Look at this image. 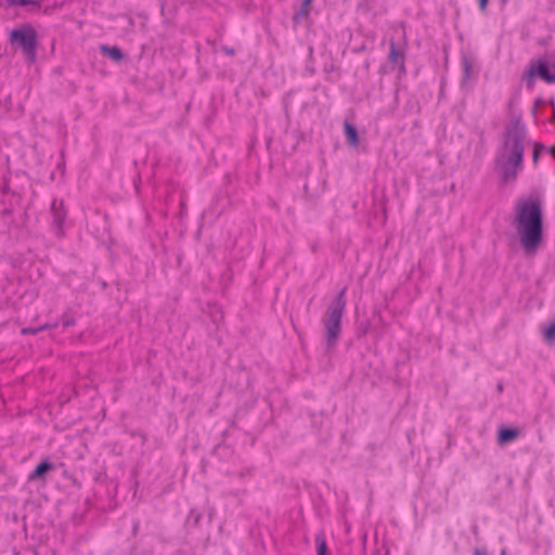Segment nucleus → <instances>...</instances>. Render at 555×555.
<instances>
[{
    "mask_svg": "<svg viewBox=\"0 0 555 555\" xmlns=\"http://www.w3.org/2000/svg\"><path fill=\"white\" fill-rule=\"evenodd\" d=\"M397 69H398V78H402L403 76H405L406 74V68H405V61H402L400 62L398 65H396Z\"/></svg>",
    "mask_w": 555,
    "mask_h": 555,
    "instance_id": "obj_23",
    "label": "nucleus"
},
{
    "mask_svg": "<svg viewBox=\"0 0 555 555\" xmlns=\"http://www.w3.org/2000/svg\"><path fill=\"white\" fill-rule=\"evenodd\" d=\"M540 78L546 83L555 82V62H550L545 57L532 59L529 62L527 70L521 75V81L525 82L528 90L533 89L535 79Z\"/></svg>",
    "mask_w": 555,
    "mask_h": 555,
    "instance_id": "obj_5",
    "label": "nucleus"
},
{
    "mask_svg": "<svg viewBox=\"0 0 555 555\" xmlns=\"http://www.w3.org/2000/svg\"><path fill=\"white\" fill-rule=\"evenodd\" d=\"M526 126L522 124L521 116L514 117L505 127L503 133V149L509 151V155L499 154L494 160L495 170L501 176V182L506 184L515 181L518 171L524 165V139L526 137Z\"/></svg>",
    "mask_w": 555,
    "mask_h": 555,
    "instance_id": "obj_2",
    "label": "nucleus"
},
{
    "mask_svg": "<svg viewBox=\"0 0 555 555\" xmlns=\"http://www.w3.org/2000/svg\"><path fill=\"white\" fill-rule=\"evenodd\" d=\"M364 67H365L366 69H369V67H370V63H369V62H365Z\"/></svg>",
    "mask_w": 555,
    "mask_h": 555,
    "instance_id": "obj_32",
    "label": "nucleus"
},
{
    "mask_svg": "<svg viewBox=\"0 0 555 555\" xmlns=\"http://www.w3.org/2000/svg\"><path fill=\"white\" fill-rule=\"evenodd\" d=\"M547 152L550 153V155H552V156L555 158V144H554V145H552V146L547 150Z\"/></svg>",
    "mask_w": 555,
    "mask_h": 555,
    "instance_id": "obj_30",
    "label": "nucleus"
},
{
    "mask_svg": "<svg viewBox=\"0 0 555 555\" xmlns=\"http://www.w3.org/2000/svg\"><path fill=\"white\" fill-rule=\"evenodd\" d=\"M1 193L2 194L11 193L13 196H16L17 198H21V195L17 192L11 190V188H10V180L7 177L3 178V183H2V186H1Z\"/></svg>",
    "mask_w": 555,
    "mask_h": 555,
    "instance_id": "obj_20",
    "label": "nucleus"
},
{
    "mask_svg": "<svg viewBox=\"0 0 555 555\" xmlns=\"http://www.w3.org/2000/svg\"><path fill=\"white\" fill-rule=\"evenodd\" d=\"M346 292L347 286L336 294L324 314V343L327 351L336 347L341 334V319L347 304Z\"/></svg>",
    "mask_w": 555,
    "mask_h": 555,
    "instance_id": "obj_3",
    "label": "nucleus"
},
{
    "mask_svg": "<svg viewBox=\"0 0 555 555\" xmlns=\"http://www.w3.org/2000/svg\"><path fill=\"white\" fill-rule=\"evenodd\" d=\"M202 518H203L202 513L197 512L196 509H191L185 519V526L188 528H196V527H198Z\"/></svg>",
    "mask_w": 555,
    "mask_h": 555,
    "instance_id": "obj_14",
    "label": "nucleus"
},
{
    "mask_svg": "<svg viewBox=\"0 0 555 555\" xmlns=\"http://www.w3.org/2000/svg\"><path fill=\"white\" fill-rule=\"evenodd\" d=\"M462 85H465L468 81L473 69V63L466 55L462 56Z\"/></svg>",
    "mask_w": 555,
    "mask_h": 555,
    "instance_id": "obj_15",
    "label": "nucleus"
},
{
    "mask_svg": "<svg viewBox=\"0 0 555 555\" xmlns=\"http://www.w3.org/2000/svg\"><path fill=\"white\" fill-rule=\"evenodd\" d=\"M478 7L481 12H485L488 8L489 0H477Z\"/></svg>",
    "mask_w": 555,
    "mask_h": 555,
    "instance_id": "obj_27",
    "label": "nucleus"
},
{
    "mask_svg": "<svg viewBox=\"0 0 555 555\" xmlns=\"http://www.w3.org/2000/svg\"><path fill=\"white\" fill-rule=\"evenodd\" d=\"M374 555H379L378 553H375Z\"/></svg>",
    "mask_w": 555,
    "mask_h": 555,
    "instance_id": "obj_34",
    "label": "nucleus"
},
{
    "mask_svg": "<svg viewBox=\"0 0 555 555\" xmlns=\"http://www.w3.org/2000/svg\"><path fill=\"white\" fill-rule=\"evenodd\" d=\"M221 50H222L227 55H230V56H234V55H235V53H236V51H235V49H234V48H232V47H228V46H223V47L221 48Z\"/></svg>",
    "mask_w": 555,
    "mask_h": 555,
    "instance_id": "obj_26",
    "label": "nucleus"
},
{
    "mask_svg": "<svg viewBox=\"0 0 555 555\" xmlns=\"http://www.w3.org/2000/svg\"><path fill=\"white\" fill-rule=\"evenodd\" d=\"M543 338L547 344L555 341V320L551 321L543 330Z\"/></svg>",
    "mask_w": 555,
    "mask_h": 555,
    "instance_id": "obj_16",
    "label": "nucleus"
},
{
    "mask_svg": "<svg viewBox=\"0 0 555 555\" xmlns=\"http://www.w3.org/2000/svg\"><path fill=\"white\" fill-rule=\"evenodd\" d=\"M521 435L518 427L502 425L496 433V441L499 446H506L517 440Z\"/></svg>",
    "mask_w": 555,
    "mask_h": 555,
    "instance_id": "obj_8",
    "label": "nucleus"
},
{
    "mask_svg": "<svg viewBox=\"0 0 555 555\" xmlns=\"http://www.w3.org/2000/svg\"><path fill=\"white\" fill-rule=\"evenodd\" d=\"M48 327H50L49 324H44V325H41L39 327H23L21 330V333L23 335H28V334L35 335V334H37V333H39V332H41V331H43V330H46Z\"/></svg>",
    "mask_w": 555,
    "mask_h": 555,
    "instance_id": "obj_21",
    "label": "nucleus"
},
{
    "mask_svg": "<svg viewBox=\"0 0 555 555\" xmlns=\"http://www.w3.org/2000/svg\"><path fill=\"white\" fill-rule=\"evenodd\" d=\"M8 5L14 7V5H34L37 8L41 7L42 0H7Z\"/></svg>",
    "mask_w": 555,
    "mask_h": 555,
    "instance_id": "obj_17",
    "label": "nucleus"
},
{
    "mask_svg": "<svg viewBox=\"0 0 555 555\" xmlns=\"http://www.w3.org/2000/svg\"><path fill=\"white\" fill-rule=\"evenodd\" d=\"M544 150L545 146L542 143H534L532 152V160L534 165H537L539 157Z\"/></svg>",
    "mask_w": 555,
    "mask_h": 555,
    "instance_id": "obj_19",
    "label": "nucleus"
},
{
    "mask_svg": "<svg viewBox=\"0 0 555 555\" xmlns=\"http://www.w3.org/2000/svg\"><path fill=\"white\" fill-rule=\"evenodd\" d=\"M370 323L367 321L361 322L357 325L356 335L358 338L364 337L367 334Z\"/></svg>",
    "mask_w": 555,
    "mask_h": 555,
    "instance_id": "obj_18",
    "label": "nucleus"
},
{
    "mask_svg": "<svg viewBox=\"0 0 555 555\" xmlns=\"http://www.w3.org/2000/svg\"><path fill=\"white\" fill-rule=\"evenodd\" d=\"M52 227L55 230V235L62 237L64 235V223L67 218V210L64 206L63 199L54 198L51 203Z\"/></svg>",
    "mask_w": 555,
    "mask_h": 555,
    "instance_id": "obj_6",
    "label": "nucleus"
},
{
    "mask_svg": "<svg viewBox=\"0 0 555 555\" xmlns=\"http://www.w3.org/2000/svg\"><path fill=\"white\" fill-rule=\"evenodd\" d=\"M56 469V466L54 463L50 461L49 457H46L41 460L34 470L28 475V481H40L42 483H46L47 476Z\"/></svg>",
    "mask_w": 555,
    "mask_h": 555,
    "instance_id": "obj_7",
    "label": "nucleus"
},
{
    "mask_svg": "<svg viewBox=\"0 0 555 555\" xmlns=\"http://www.w3.org/2000/svg\"><path fill=\"white\" fill-rule=\"evenodd\" d=\"M13 214V208H12V204H9L8 207H5L2 211H1V216H10Z\"/></svg>",
    "mask_w": 555,
    "mask_h": 555,
    "instance_id": "obj_28",
    "label": "nucleus"
},
{
    "mask_svg": "<svg viewBox=\"0 0 555 555\" xmlns=\"http://www.w3.org/2000/svg\"><path fill=\"white\" fill-rule=\"evenodd\" d=\"M545 103H546V102H545L542 98H540V96H539V98H537V99L534 100V103H533V107H532V112H531V113H532V115H535V114H537L538 108H539L540 106H544V105H545Z\"/></svg>",
    "mask_w": 555,
    "mask_h": 555,
    "instance_id": "obj_22",
    "label": "nucleus"
},
{
    "mask_svg": "<svg viewBox=\"0 0 555 555\" xmlns=\"http://www.w3.org/2000/svg\"><path fill=\"white\" fill-rule=\"evenodd\" d=\"M317 555H331L327 547L326 538L323 531H320L315 535Z\"/></svg>",
    "mask_w": 555,
    "mask_h": 555,
    "instance_id": "obj_13",
    "label": "nucleus"
},
{
    "mask_svg": "<svg viewBox=\"0 0 555 555\" xmlns=\"http://www.w3.org/2000/svg\"><path fill=\"white\" fill-rule=\"evenodd\" d=\"M388 61L391 63L392 68H395L400 62L405 61L404 52L398 48L395 40H390L389 42Z\"/></svg>",
    "mask_w": 555,
    "mask_h": 555,
    "instance_id": "obj_12",
    "label": "nucleus"
},
{
    "mask_svg": "<svg viewBox=\"0 0 555 555\" xmlns=\"http://www.w3.org/2000/svg\"><path fill=\"white\" fill-rule=\"evenodd\" d=\"M513 224L527 255H533L543 242V202L539 196L520 197L515 205Z\"/></svg>",
    "mask_w": 555,
    "mask_h": 555,
    "instance_id": "obj_1",
    "label": "nucleus"
},
{
    "mask_svg": "<svg viewBox=\"0 0 555 555\" xmlns=\"http://www.w3.org/2000/svg\"><path fill=\"white\" fill-rule=\"evenodd\" d=\"M344 133H345L346 140H347V143L350 146L356 147L359 145V142H360L359 131H358V128L356 125L346 120L344 122Z\"/></svg>",
    "mask_w": 555,
    "mask_h": 555,
    "instance_id": "obj_11",
    "label": "nucleus"
},
{
    "mask_svg": "<svg viewBox=\"0 0 555 555\" xmlns=\"http://www.w3.org/2000/svg\"><path fill=\"white\" fill-rule=\"evenodd\" d=\"M76 323L75 319L69 317H64L63 318V321H62V324L64 327H69V326H73L74 324Z\"/></svg>",
    "mask_w": 555,
    "mask_h": 555,
    "instance_id": "obj_25",
    "label": "nucleus"
},
{
    "mask_svg": "<svg viewBox=\"0 0 555 555\" xmlns=\"http://www.w3.org/2000/svg\"><path fill=\"white\" fill-rule=\"evenodd\" d=\"M503 389H504L503 383H502V382H499V383H498V385H496V390H498V392H500V393H501V392L503 391Z\"/></svg>",
    "mask_w": 555,
    "mask_h": 555,
    "instance_id": "obj_29",
    "label": "nucleus"
},
{
    "mask_svg": "<svg viewBox=\"0 0 555 555\" xmlns=\"http://www.w3.org/2000/svg\"><path fill=\"white\" fill-rule=\"evenodd\" d=\"M313 0H302L300 8L292 16L293 26L297 27L302 18H308Z\"/></svg>",
    "mask_w": 555,
    "mask_h": 555,
    "instance_id": "obj_10",
    "label": "nucleus"
},
{
    "mask_svg": "<svg viewBox=\"0 0 555 555\" xmlns=\"http://www.w3.org/2000/svg\"><path fill=\"white\" fill-rule=\"evenodd\" d=\"M240 476H241V477H245V473H244V472H241V473H240Z\"/></svg>",
    "mask_w": 555,
    "mask_h": 555,
    "instance_id": "obj_33",
    "label": "nucleus"
},
{
    "mask_svg": "<svg viewBox=\"0 0 555 555\" xmlns=\"http://www.w3.org/2000/svg\"><path fill=\"white\" fill-rule=\"evenodd\" d=\"M223 451H228V447H227V446H224V444L218 443L217 446H215V447H214V449H212L211 453H212L214 455H218V456H220V455H221V452H223Z\"/></svg>",
    "mask_w": 555,
    "mask_h": 555,
    "instance_id": "obj_24",
    "label": "nucleus"
},
{
    "mask_svg": "<svg viewBox=\"0 0 555 555\" xmlns=\"http://www.w3.org/2000/svg\"><path fill=\"white\" fill-rule=\"evenodd\" d=\"M100 51L104 56H107L116 63H120L127 59V55L117 46L102 44Z\"/></svg>",
    "mask_w": 555,
    "mask_h": 555,
    "instance_id": "obj_9",
    "label": "nucleus"
},
{
    "mask_svg": "<svg viewBox=\"0 0 555 555\" xmlns=\"http://www.w3.org/2000/svg\"><path fill=\"white\" fill-rule=\"evenodd\" d=\"M10 42L13 47L22 50L27 64L36 62L39 41L38 34L31 24L24 23L13 28L10 31Z\"/></svg>",
    "mask_w": 555,
    "mask_h": 555,
    "instance_id": "obj_4",
    "label": "nucleus"
},
{
    "mask_svg": "<svg viewBox=\"0 0 555 555\" xmlns=\"http://www.w3.org/2000/svg\"><path fill=\"white\" fill-rule=\"evenodd\" d=\"M379 73L380 74H385L386 73V66L385 65L380 66Z\"/></svg>",
    "mask_w": 555,
    "mask_h": 555,
    "instance_id": "obj_31",
    "label": "nucleus"
}]
</instances>
